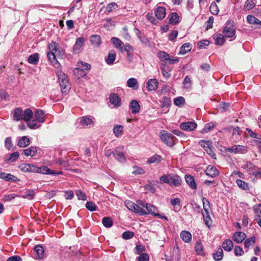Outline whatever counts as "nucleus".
Returning a JSON list of instances; mask_svg holds the SVG:
<instances>
[{"instance_id":"1","label":"nucleus","mask_w":261,"mask_h":261,"mask_svg":"<svg viewBox=\"0 0 261 261\" xmlns=\"http://www.w3.org/2000/svg\"><path fill=\"white\" fill-rule=\"evenodd\" d=\"M202 201L204 210V212H202L203 220L205 225L209 227L212 222L210 216V212H211L210 204L209 201L205 198H202Z\"/></svg>"},{"instance_id":"2","label":"nucleus","mask_w":261,"mask_h":261,"mask_svg":"<svg viewBox=\"0 0 261 261\" xmlns=\"http://www.w3.org/2000/svg\"><path fill=\"white\" fill-rule=\"evenodd\" d=\"M160 136L161 139L167 146L172 147L175 144L176 137L167 131L165 130H161L160 133Z\"/></svg>"},{"instance_id":"3","label":"nucleus","mask_w":261,"mask_h":261,"mask_svg":"<svg viewBox=\"0 0 261 261\" xmlns=\"http://www.w3.org/2000/svg\"><path fill=\"white\" fill-rule=\"evenodd\" d=\"M159 60L165 64H175L178 63L179 59L177 57H171L169 54L164 51H159L157 53Z\"/></svg>"},{"instance_id":"4","label":"nucleus","mask_w":261,"mask_h":261,"mask_svg":"<svg viewBox=\"0 0 261 261\" xmlns=\"http://www.w3.org/2000/svg\"><path fill=\"white\" fill-rule=\"evenodd\" d=\"M138 201L139 200L137 201V203H135L133 201H129L126 202V206L129 210L134 212L139 216L146 215L147 212L146 210L143 209V207L142 206L141 207V205L138 203Z\"/></svg>"},{"instance_id":"5","label":"nucleus","mask_w":261,"mask_h":261,"mask_svg":"<svg viewBox=\"0 0 261 261\" xmlns=\"http://www.w3.org/2000/svg\"><path fill=\"white\" fill-rule=\"evenodd\" d=\"M223 33L224 36L226 38H232L234 37V39L236 38V28L234 25V22L232 20H228L223 29Z\"/></svg>"},{"instance_id":"6","label":"nucleus","mask_w":261,"mask_h":261,"mask_svg":"<svg viewBox=\"0 0 261 261\" xmlns=\"http://www.w3.org/2000/svg\"><path fill=\"white\" fill-rule=\"evenodd\" d=\"M57 74L58 77V80L61 87V92L62 93H66L67 92V88L69 86L67 76L62 71H58Z\"/></svg>"},{"instance_id":"7","label":"nucleus","mask_w":261,"mask_h":261,"mask_svg":"<svg viewBox=\"0 0 261 261\" xmlns=\"http://www.w3.org/2000/svg\"><path fill=\"white\" fill-rule=\"evenodd\" d=\"M138 203L146 209L147 215L149 214L155 217L160 216V214L158 213V210L155 206L148 203H144L141 200H139Z\"/></svg>"},{"instance_id":"8","label":"nucleus","mask_w":261,"mask_h":261,"mask_svg":"<svg viewBox=\"0 0 261 261\" xmlns=\"http://www.w3.org/2000/svg\"><path fill=\"white\" fill-rule=\"evenodd\" d=\"M199 144L204 149L207 153L213 159H216V154L214 152L212 142L210 141L200 140Z\"/></svg>"},{"instance_id":"9","label":"nucleus","mask_w":261,"mask_h":261,"mask_svg":"<svg viewBox=\"0 0 261 261\" xmlns=\"http://www.w3.org/2000/svg\"><path fill=\"white\" fill-rule=\"evenodd\" d=\"M113 154L115 159L118 162L121 163H124L126 161V159L124 156L123 153V146H119L117 147L114 151H113Z\"/></svg>"},{"instance_id":"10","label":"nucleus","mask_w":261,"mask_h":261,"mask_svg":"<svg viewBox=\"0 0 261 261\" xmlns=\"http://www.w3.org/2000/svg\"><path fill=\"white\" fill-rule=\"evenodd\" d=\"M226 151L234 153H244L248 151V149L246 146L236 145L227 148Z\"/></svg>"},{"instance_id":"11","label":"nucleus","mask_w":261,"mask_h":261,"mask_svg":"<svg viewBox=\"0 0 261 261\" xmlns=\"http://www.w3.org/2000/svg\"><path fill=\"white\" fill-rule=\"evenodd\" d=\"M19 169L24 172L35 173L36 171V166L33 164L22 163L18 166Z\"/></svg>"},{"instance_id":"12","label":"nucleus","mask_w":261,"mask_h":261,"mask_svg":"<svg viewBox=\"0 0 261 261\" xmlns=\"http://www.w3.org/2000/svg\"><path fill=\"white\" fill-rule=\"evenodd\" d=\"M197 126V124L195 122L188 121L182 122L180 124V128L185 131H192Z\"/></svg>"},{"instance_id":"13","label":"nucleus","mask_w":261,"mask_h":261,"mask_svg":"<svg viewBox=\"0 0 261 261\" xmlns=\"http://www.w3.org/2000/svg\"><path fill=\"white\" fill-rule=\"evenodd\" d=\"M85 39L84 37L77 38L75 43L73 46V51L74 53L77 54L80 52L82 47L84 46Z\"/></svg>"},{"instance_id":"14","label":"nucleus","mask_w":261,"mask_h":261,"mask_svg":"<svg viewBox=\"0 0 261 261\" xmlns=\"http://www.w3.org/2000/svg\"><path fill=\"white\" fill-rule=\"evenodd\" d=\"M205 174L210 177H215L219 175V172L214 166L208 165L206 168Z\"/></svg>"},{"instance_id":"15","label":"nucleus","mask_w":261,"mask_h":261,"mask_svg":"<svg viewBox=\"0 0 261 261\" xmlns=\"http://www.w3.org/2000/svg\"><path fill=\"white\" fill-rule=\"evenodd\" d=\"M246 234L242 231H237L232 235L233 240L237 243H241L246 239Z\"/></svg>"},{"instance_id":"16","label":"nucleus","mask_w":261,"mask_h":261,"mask_svg":"<svg viewBox=\"0 0 261 261\" xmlns=\"http://www.w3.org/2000/svg\"><path fill=\"white\" fill-rule=\"evenodd\" d=\"M146 85L149 91H155L158 88L159 83L156 79H151L147 82Z\"/></svg>"},{"instance_id":"17","label":"nucleus","mask_w":261,"mask_h":261,"mask_svg":"<svg viewBox=\"0 0 261 261\" xmlns=\"http://www.w3.org/2000/svg\"><path fill=\"white\" fill-rule=\"evenodd\" d=\"M155 16L159 19H162L166 16V9L163 7L158 6L154 11Z\"/></svg>"},{"instance_id":"18","label":"nucleus","mask_w":261,"mask_h":261,"mask_svg":"<svg viewBox=\"0 0 261 261\" xmlns=\"http://www.w3.org/2000/svg\"><path fill=\"white\" fill-rule=\"evenodd\" d=\"M160 68L163 76L166 79H168L170 76V72L171 71L172 69L169 65H167L165 63H161Z\"/></svg>"},{"instance_id":"19","label":"nucleus","mask_w":261,"mask_h":261,"mask_svg":"<svg viewBox=\"0 0 261 261\" xmlns=\"http://www.w3.org/2000/svg\"><path fill=\"white\" fill-rule=\"evenodd\" d=\"M110 102L114 106L118 107L121 106V100L117 94L112 93L109 96Z\"/></svg>"},{"instance_id":"20","label":"nucleus","mask_w":261,"mask_h":261,"mask_svg":"<svg viewBox=\"0 0 261 261\" xmlns=\"http://www.w3.org/2000/svg\"><path fill=\"white\" fill-rule=\"evenodd\" d=\"M180 237L185 243H189L192 241V234L189 231H182L180 233Z\"/></svg>"},{"instance_id":"21","label":"nucleus","mask_w":261,"mask_h":261,"mask_svg":"<svg viewBox=\"0 0 261 261\" xmlns=\"http://www.w3.org/2000/svg\"><path fill=\"white\" fill-rule=\"evenodd\" d=\"M163 160V158L160 155L155 154L149 158L147 160L148 164H158Z\"/></svg>"},{"instance_id":"22","label":"nucleus","mask_w":261,"mask_h":261,"mask_svg":"<svg viewBox=\"0 0 261 261\" xmlns=\"http://www.w3.org/2000/svg\"><path fill=\"white\" fill-rule=\"evenodd\" d=\"M90 41L91 44L96 47H99L101 44V39L98 35H92L90 36Z\"/></svg>"},{"instance_id":"23","label":"nucleus","mask_w":261,"mask_h":261,"mask_svg":"<svg viewBox=\"0 0 261 261\" xmlns=\"http://www.w3.org/2000/svg\"><path fill=\"white\" fill-rule=\"evenodd\" d=\"M93 118L91 116H84L81 118L80 123L84 126L90 127L93 124Z\"/></svg>"},{"instance_id":"24","label":"nucleus","mask_w":261,"mask_h":261,"mask_svg":"<svg viewBox=\"0 0 261 261\" xmlns=\"http://www.w3.org/2000/svg\"><path fill=\"white\" fill-rule=\"evenodd\" d=\"M13 118L16 121L23 119V111L22 109L18 108L14 110L13 113Z\"/></svg>"},{"instance_id":"25","label":"nucleus","mask_w":261,"mask_h":261,"mask_svg":"<svg viewBox=\"0 0 261 261\" xmlns=\"http://www.w3.org/2000/svg\"><path fill=\"white\" fill-rule=\"evenodd\" d=\"M129 109L133 114H137L139 112L140 106L139 102L135 100H133L129 105Z\"/></svg>"},{"instance_id":"26","label":"nucleus","mask_w":261,"mask_h":261,"mask_svg":"<svg viewBox=\"0 0 261 261\" xmlns=\"http://www.w3.org/2000/svg\"><path fill=\"white\" fill-rule=\"evenodd\" d=\"M116 54L114 50L109 51L105 61L108 65H112L116 59Z\"/></svg>"},{"instance_id":"27","label":"nucleus","mask_w":261,"mask_h":261,"mask_svg":"<svg viewBox=\"0 0 261 261\" xmlns=\"http://www.w3.org/2000/svg\"><path fill=\"white\" fill-rule=\"evenodd\" d=\"M36 171L35 173H40L45 174H55V172H52L50 169L46 166L37 167L36 166Z\"/></svg>"},{"instance_id":"28","label":"nucleus","mask_w":261,"mask_h":261,"mask_svg":"<svg viewBox=\"0 0 261 261\" xmlns=\"http://www.w3.org/2000/svg\"><path fill=\"white\" fill-rule=\"evenodd\" d=\"M185 180L187 184L191 189H196L197 188L196 184L193 176L190 175H186Z\"/></svg>"},{"instance_id":"29","label":"nucleus","mask_w":261,"mask_h":261,"mask_svg":"<svg viewBox=\"0 0 261 261\" xmlns=\"http://www.w3.org/2000/svg\"><path fill=\"white\" fill-rule=\"evenodd\" d=\"M222 246L225 251L229 252L232 250L233 244L231 240L227 239L223 242Z\"/></svg>"},{"instance_id":"30","label":"nucleus","mask_w":261,"mask_h":261,"mask_svg":"<svg viewBox=\"0 0 261 261\" xmlns=\"http://www.w3.org/2000/svg\"><path fill=\"white\" fill-rule=\"evenodd\" d=\"M125 51L127 53V57L129 58V61H132V58L134 52L133 47L128 43H126L123 47V52Z\"/></svg>"},{"instance_id":"31","label":"nucleus","mask_w":261,"mask_h":261,"mask_svg":"<svg viewBox=\"0 0 261 261\" xmlns=\"http://www.w3.org/2000/svg\"><path fill=\"white\" fill-rule=\"evenodd\" d=\"M171 177V179H170L172 182L171 186L178 187L181 185V179L179 176L177 174H172Z\"/></svg>"},{"instance_id":"32","label":"nucleus","mask_w":261,"mask_h":261,"mask_svg":"<svg viewBox=\"0 0 261 261\" xmlns=\"http://www.w3.org/2000/svg\"><path fill=\"white\" fill-rule=\"evenodd\" d=\"M127 86L134 90H137L139 88V84L137 79L133 77L127 80Z\"/></svg>"},{"instance_id":"33","label":"nucleus","mask_w":261,"mask_h":261,"mask_svg":"<svg viewBox=\"0 0 261 261\" xmlns=\"http://www.w3.org/2000/svg\"><path fill=\"white\" fill-rule=\"evenodd\" d=\"M111 41L112 43L117 48L119 49L121 53L123 52V47H122L123 43L122 41H121L119 38L116 37H112L111 39Z\"/></svg>"},{"instance_id":"34","label":"nucleus","mask_w":261,"mask_h":261,"mask_svg":"<svg viewBox=\"0 0 261 261\" xmlns=\"http://www.w3.org/2000/svg\"><path fill=\"white\" fill-rule=\"evenodd\" d=\"M23 154L26 156H34L37 152V148L34 146H31L30 147L24 149L23 150Z\"/></svg>"},{"instance_id":"35","label":"nucleus","mask_w":261,"mask_h":261,"mask_svg":"<svg viewBox=\"0 0 261 261\" xmlns=\"http://www.w3.org/2000/svg\"><path fill=\"white\" fill-rule=\"evenodd\" d=\"M195 249L198 255L203 256L205 254L203 245L200 241L196 242Z\"/></svg>"},{"instance_id":"36","label":"nucleus","mask_w":261,"mask_h":261,"mask_svg":"<svg viewBox=\"0 0 261 261\" xmlns=\"http://www.w3.org/2000/svg\"><path fill=\"white\" fill-rule=\"evenodd\" d=\"M30 144V141L29 139L26 136L22 137L18 141L17 144L18 146L20 147H25Z\"/></svg>"},{"instance_id":"37","label":"nucleus","mask_w":261,"mask_h":261,"mask_svg":"<svg viewBox=\"0 0 261 261\" xmlns=\"http://www.w3.org/2000/svg\"><path fill=\"white\" fill-rule=\"evenodd\" d=\"M34 118L36 120L41 123L44 121V112L42 110H38L35 113Z\"/></svg>"},{"instance_id":"38","label":"nucleus","mask_w":261,"mask_h":261,"mask_svg":"<svg viewBox=\"0 0 261 261\" xmlns=\"http://www.w3.org/2000/svg\"><path fill=\"white\" fill-rule=\"evenodd\" d=\"M192 45L190 43H184L180 47L179 54L185 55L190 51L192 49Z\"/></svg>"},{"instance_id":"39","label":"nucleus","mask_w":261,"mask_h":261,"mask_svg":"<svg viewBox=\"0 0 261 261\" xmlns=\"http://www.w3.org/2000/svg\"><path fill=\"white\" fill-rule=\"evenodd\" d=\"M113 130L116 137H120L122 136L123 132V126L119 124L115 125Z\"/></svg>"},{"instance_id":"40","label":"nucleus","mask_w":261,"mask_h":261,"mask_svg":"<svg viewBox=\"0 0 261 261\" xmlns=\"http://www.w3.org/2000/svg\"><path fill=\"white\" fill-rule=\"evenodd\" d=\"M34 251L36 253V258H41L43 256L44 249L41 245H36L34 247Z\"/></svg>"},{"instance_id":"41","label":"nucleus","mask_w":261,"mask_h":261,"mask_svg":"<svg viewBox=\"0 0 261 261\" xmlns=\"http://www.w3.org/2000/svg\"><path fill=\"white\" fill-rule=\"evenodd\" d=\"M33 116V113L30 109H27L23 112V120L29 122Z\"/></svg>"},{"instance_id":"42","label":"nucleus","mask_w":261,"mask_h":261,"mask_svg":"<svg viewBox=\"0 0 261 261\" xmlns=\"http://www.w3.org/2000/svg\"><path fill=\"white\" fill-rule=\"evenodd\" d=\"M73 72L78 79L86 76L87 73V71L77 66L74 69Z\"/></svg>"},{"instance_id":"43","label":"nucleus","mask_w":261,"mask_h":261,"mask_svg":"<svg viewBox=\"0 0 261 261\" xmlns=\"http://www.w3.org/2000/svg\"><path fill=\"white\" fill-rule=\"evenodd\" d=\"M236 184L240 188L243 190H248L250 189L249 184L242 179H237Z\"/></svg>"},{"instance_id":"44","label":"nucleus","mask_w":261,"mask_h":261,"mask_svg":"<svg viewBox=\"0 0 261 261\" xmlns=\"http://www.w3.org/2000/svg\"><path fill=\"white\" fill-rule=\"evenodd\" d=\"M47 58L50 63L54 66L58 65V62L56 58L55 53H47Z\"/></svg>"},{"instance_id":"45","label":"nucleus","mask_w":261,"mask_h":261,"mask_svg":"<svg viewBox=\"0 0 261 261\" xmlns=\"http://www.w3.org/2000/svg\"><path fill=\"white\" fill-rule=\"evenodd\" d=\"M256 3V0H247L244 4L245 11H249L252 9Z\"/></svg>"},{"instance_id":"46","label":"nucleus","mask_w":261,"mask_h":261,"mask_svg":"<svg viewBox=\"0 0 261 261\" xmlns=\"http://www.w3.org/2000/svg\"><path fill=\"white\" fill-rule=\"evenodd\" d=\"M4 180L7 181H13L15 182H18L20 181V179H19L14 175L7 173H6L5 175V178L4 179Z\"/></svg>"},{"instance_id":"47","label":"nucleus","mask_w":261,"mask_h":261,"mask_svg":"<svg viewBox=\"0 0 261 261\" xmlns=\"http://www.w3.org/2000/svg\"><path fill=\"white\" fill-rule=\"evenodd\" d=\"M224 35L221 34H216L215 37V43L217 45H222L225 42Z\"/></svg>"},{"instance_id":"48","label":"nucleus","mask_w":261,"mask_h":261,"mask_svg":"<svg viewBox=\"0 0 261 261\" xmlns=\"http://www.w3.org/2000/svg\"><path fill=\"white\" fill-rule=\"evenodd\" d=\"M179 22V17L176 13H172L169 19V23L176 24Z\"/></svg>"},{"instance_id":"49","label":"nucleus","mask_w":261,"mask_h":261,"mask_svg":"<svg viewBox=\"0 0 261 261\" xmlns=\"http://www.w3.org/2000/svg\"><path fill=\"white\" fill-rule=\"evenodd\" d=\"M247 20L248 22L250 24H256L261 25V21L253 15H248L247 17Z\"/></svg>"},{"instance_id":"50","label":"nucleus","mask_w":261,"mask_h":261,"mask_svg":"<svg viewBox=\"0 0 261 261\" xmlns=\"http://www.w3.org/2000/svg\"><path fill=\"white\" fill-rule=\"evenodd\" d=\"M39 61V56L37 53L34 54L30 56L28 58V61L29 63L32 64H37Z\"/></svg>"},{"instance_id":"51","label":"nucleus","mask_w":261,"mask_h":261,"mask_svg":"<svg viewBox=\"0 0 261 261\" xmlns=\"http://www.w3.org/2000/svg\"><path fill=\"white\" fill-rule=\"evenodd\" d=\"M19 153L18 152L16 151L10 154V156L7 159V163H13L15 162L19 158Z\"/></svg>"},{"instance_id":"52","label":"nucleus","mask_w":261,"mask_h":261,"mask_svg":"<svg viewBox=\"0 0 261 261\" xmlns=\"http://www.w3.org/2000/svg\"><path fill=\"white\" fill-rule=\"evenodd\" d=\"M171 176L172 174H164L160 177V179L162 182L168 184L171 186V184L172 183L170 181L172 178Z\"/></svg>"},{"instance_id":"53","label":"nucleus","mask_w":261,"mask_h":261,"mask_svg":"<svg viewBox=\"0 0 261 261\" xmlns=\"http://www.w3.org/2000/svg\"><path fill=\"white\" fill-rule=\"evenodd\" d=\"M102 223L105 227L110 228L112 226L113 222L111 218L105 217L102 219Z\"/></svg>"},{"instance_id":"54","label":"nucleus","mask_w":261,"mask_h":261,"mask_svg":"<svg viewBox=\"0 0 261 261\" xmlns=\"http://www.w3.org/2000/svg\"><path fill=\"white\" fill-rule=\"evenodd\" d=\"M223 256V251L221 248H219L215 253L213 254L214 259L217 261L221 260Z\"/></svg>"},{"instance_id":"55","label":"nucleus","mask_w":261,"mask_h":261,"mask_svg":"<svg viewBox=\"0 0 261 261\" xmlns=\"http://www.w3.org/2000/svg\"><path fill=\"white\" fill-rule=\"evenodd\" d=\"M77 66L84 69L86 71H87V70H89L91 67L90 64H89L87 63L84 62L82 61H80L78 62Z\"/></svg>"},{"instance_id":"56","label":"nucleus","mask_w":261,"mask_h":261,"mask_svg":"<svg viewBox=\"0 0 261 261\" xmlns=\"http://www.w3.org/2000/svg\"><path fill=\"white\" fill-rule=\"evenodd\" d=\"M255 242V238L254 237H251L245 241V247L249 248L251 246L253 245Z\"/></svg>"},{"instance_id":"57","label":"nucleus","mask_w":261,"mask_h":261,"mask_svg":"<svg viewBox=\"0 0 261 261\" xmlns=\"http://www.w3.org/2000/svg\"><path fill=\"white\" fill-rule=\"evenodd\" d=\"M215 125L213 122H210L205 124L204 127L201 130V133L204 134L210 131L215 127Z\"/></svg>"},{"instance_id":"58","label":"nucleus","mask_w":261,"mask_h":261,"mask_svg":"<svg viewBox=\"0 0 261 261\" xmlns=\"http://www.w3.org/2000/svg\"><path fill=\"white\" fill-rule=\"evenodd\" d=\"M230 133H231L233 136L239 135L240 136V129L239 127H230L227 128Z\"/></svg>"},{"instance_id":"59","label":"nucleus","mask_w":261,"mask_h":261,"mask_svg":"<svg viewBox=\"0 0 261 261\" xmlns=\"http://www.w3.org/2000/svg\"><path fill=\"white\" fill-rule=\"evenodd\" d=\"M210 9L212 13L214 15H217L219 12V8L215 2L211 4Z\"/></svg>"},{"instance_id":"60","label":"nucleus","mask_w":261,"mask_h":261,"mask_svg":"<svg viewBox=\"0 0 261 261\" xmlns=\"http://www.w3.org/2000/svg\"><path fill=\"white\" fill-rule=\"evenodd\" d=\"M185 102V98L182 96H180V97L175 98L174 99V104L175 106H177L178 107H180L181 105H184Z\"/></svg>"},{"instance_id":"61","label":"nucleus","mask_w":261,"mask_h":261,"mask_svg":"<svg viewBox=\"0 0 261 261\" xmlns=\"http://www.w3.org/2000/svg\"><path fill=\"white\" fill-rule=\"evenodd\" d=\"M86 208L91 212L95 211L97 209V206L91 201H88L86 204Z\"/></svg>"},{"instance_id":"62","label":"nucleus","mask_w":261,"mask_h":261,"mask_svg":"<svg viewBox=\"0 0 261 261\" xmlns=\"http://www.w3.org/2000/svg\"><path fill=\"white\" fill-rule=\"evenodd\" d=\"M34 192L33 191H27L25 194L21 196L23 198H28L30 200L33 199L34 197Z\"/></svg>"},{"instance_id":"63","label":"nucleus","mask_w":261,"mask_h":261,"mask_svg":"<svg viewBox=\"0 0 261 261\" xmlns=\"http://www.w3.org/2000/svg\"><path fill=\"white\" fill-rule=\"evenodd\" d=\"M134 236V233L132 231H127L122 233V237L125 240H128L132 238Z\"/></svg>"},{"instance_id":"64","label":"nucleus","mask_w":261,"mask_h":261,"mask_svg":"<svg viewBox=\"0 0 261 261\" xmlns=\"http://www.w3.org/2000/svg\"><path fill=\"white\" fill-rule=\"evenodd\" d=\"M149 257L147 253H141L137 258L138 261H149Z\"/></svg>"}]
</instances>
